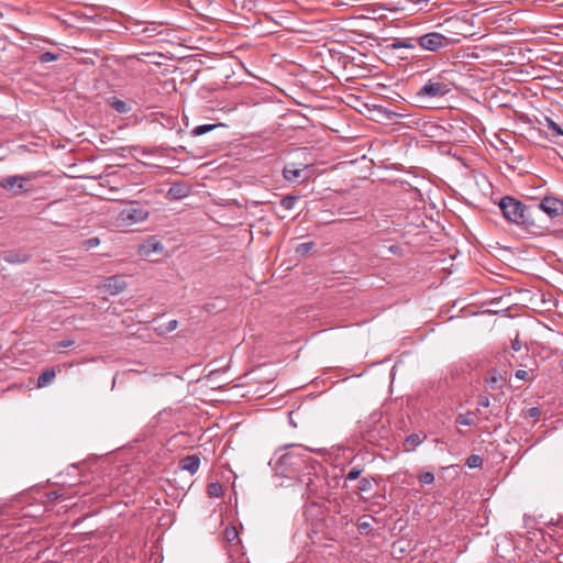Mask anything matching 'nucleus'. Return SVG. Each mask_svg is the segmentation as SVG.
Here are the masks:
<instances>
[{
    "label": "nucleus",
    "mask_w": 563,
    "mask_h": 563,
    "mask_svg": "<svg viewBox=\"0 0 563 563\" xmlns=\"http://www.w3.org/2000/svg\"><path fill=\"white\" fill-rule=\"evenodd\" d=\"M311 460L307 448L300 444H288L275 452L269 464L276 475L292 478L299 475L303 468L311 471Z\"/></svg>",
    "instance_id": "nucleus-1"
},
{
    "label": "nucleus",
    "mask_w": 563,
    "mask_h": 563,
    "mask_svg": "<svg viewBox=\"0 0 563 563\" xmlns=\"http://www.w3.org/2000/svg\"><path fill=\"white\" fill-rule=\"evenodd\" d=\"M177 327H178V321L177 320H170V321H168L165 324L164 331L165 332H172V331L176 330Z\"/></svg>",
    "instance_id": "nucleus-39"
},
{
    "label": "nucleus",
    "mask_w": 563,
    "mask_h": 563,
    "mask_svg": "<svg viewBox=\"0 0 563 563\" xmlns=\"http://www.w3.org/2000/svg\"><path fill=\"white\" fill-rule=\"evenodd\" d=\"M40 69L41 70H44V71H49L48 74H40L38 76H43V77H48V76H52V75H56L60 71V67L58 66V64H47L45 66H40Z\"/></svg>",
    "instance_id": "nucleus-26"
},
{
    "label": "nucleus",
    "mask_w": 563,
    "mask_h": 563,
    "mask_svg": "<svg viewBox=\"0 0 563 563\" xmlns=\"http://www.w3.org/2000/svg\"><path fill=\"white\" fill-rule=\"evenodd\" d=\"M449 91L450 89L448 88V85L429 80L419 89L418 96L427 98H439L445 96Z\"/></svg>",
    "instance_id": "nucleus-9"
},
{
    "label": "nucleus",
    "mask_w": 563,
    "mask_h": 563,
    "mask_svg": "<svg viewBox=\"0 0 563 563\" xmlns=\"http://www.w3.org/2000/svg\"><path fill=\"white\" fill-rule=\"evenodd\" d=\"M74 343L75 342L73 340L67 339V340H63V341L57 342L55 347L58 349V350L66 349V347L73 346Z\"/></svg>",
    "instance_id": "nucleus-38"
},
{
    "label": "nucleus",
    "mask_w": 563,
    "mask_h": 563,
    "mask_svg": "<svg viewBox=\"0 0 563 563\" xmlns=\"http://www.w3.org/2000/svg\"><path fill=\"white\" fill-rule=\"evenodd\" d=\"M532 208L533 214L542 211L553 219L563 214V200L553 196H545L540 201L534 200Z\"/></svg>",
    "instance_id": "nucleus-7"
},
{
    "label": "nucleus",
    "mask_w": 563,
    "mask_h": 563,
    "mask_svg": "<svg viewBox=\"0 0 563 563\" xmlns=\"http://www.w3.org/2000/svg\"><path fill=\"white\" fill-rule=\"evenodd\" d=\"M427 437L423 435L422 438L418 433H412L408 435L404 441V451L405 452H412L416 450V448L423 442V440Z\"/></svg>",
    "instance_id": "nucleus-18"
},
{
    "label": "nucleus",
    "mask_w": 563,
    "mask_h": 563,
    "mask_svg": "<svg viewBox=\"0 0 563 563\" xmlns=\"http://www.w3.org/2000/svg\"><path fill=\"white\" fill-rule=\"evenodd\" d=\"M560 563H563V554L559 555Z\"/></svg>",
    "instance_id": "nucleus-48"
},
{
    "label": "nucleus",
    "mask_w": 563,
    "mask_h": 563,
    "mask_svg": "<svg viewBox=\"0 0 563 563\" xmlns=\"http://www.w3.org/2000/svg\"><path fill=\"white\" fill-rule=\"evenodd\" d=\"M5 260L10 263H23L26 261V256H21L20 254L18 253H14V252H10L7 256H5Z\"/></svg>",
    "instance_id": "nucleus-32"
},
{
    "label": "nucleus",
    "mask_w": 563,
    "mask_h": 563,
    "mask_svg": "<svg viewBox=\"0 0 563 563\" xmlns=\"http://www.w3.org/2000/svg\"><path fill=\"white\" fill-rule=\"evenodd\" d=\"M361 473H362V468H360V467H357V466H354V467H352V468L347 472V474H346V479H347V481H355V479H357V478L360 477Z\"/></svg>",
    "instance_id": "nucleus-35"
},
{
    "label": "nucleus",
    "mask_w": 563,
    "mask_h": 563,
    "mask_svg": "<svg viewBox=\"0 0 563 563\" xmlns=\"http://www.w3.org/2000/svg\"><path fill=\"white\" fill-rule=\"evenodd\" d=\"M314 245H316L314 242L301 243L296 247V252H297V254H299L301 256L307 255L314 247Z\"/></svg>",
    "instance_id": "nucleus-29"
},
{
    "label": "nucleus",
    "mask_w": 563,
    "mask_h": 563,
    "mask_svg": "<svg viewBox=\"0 0 563 563\" xmlns=\"http://www.w3.org/2000/svg\"><path fill=\"white\" fill-rule=\"evenodd\" d=\"M475 417V412L467 411L466 413L457 416L456 423L462 426H474L476 423Z\"/></svg>",
    "instance_id": "nucleus-20"
},
{
    "label": "nucleus",
    "mask_w": 563,
    "mask_h": 563,
    "mask_svg": "<svg viewBox=\"0 0 563 563\" xmlns=\"http://www.w3.org/2000/svg\"><path fill=\"white\" fill-rule=\"evenodd\" d=\"M498 206L507 221L518 225L534 224L532 205L527 206L511 196H505L500 199Z\"/></svg>",
    "instance_id": "nucleus-2"
},
{
    "label": "nucleus",
    "mask_w": 563,
    "mask_h": 563,
    "mask_svg": "<svg viewBox=\"0 0 563 563\" xmlns=\"http://www.w3.org/2000/svg\"><path fill=\"white\" fill-rule=\"evenodd\" d=\"M515 376L521 380H529V373L525 369H517Z\"/></svg>",
    "instance_id": "nucleus-40"
},
{
    "label": "nucleus",
    "mask_w": 563,
    "mask_h": 563,
    "mask_svg": "<svg viewBox=\"0 0 563 563\" xmlns=\"http://www.w3.org/2000/svg\"><path fill=\"white\" fill-rule=\"evenodd\" d=\"M207 493L210 497H221L223 495L222 485L219 482L210 483L207 486Z\"/></svg>",
    "instance_id": "nucleus-21"
},
{
    "label": "nucleus",
    "mask_w": 563,
    "mask_h": 563,
    "mask_svg": "<svg viewBox=\"0 0 563 563\" xmlns=\"http://www.w3.org/2000/svg\"><path fill=\"white\" fill-rule=\"evenodd\" d=\"M358 492L367 493L373 489V478L372 477H362L357 485Z\"/></svg>",
    "instance_id": "nucleus-25"
},
{
    "label": "nucleus",
    "mask_w": 563,
    "mask_h": 563,
    "mask_svg": "<svg viewBox=\"0 0 563 563\" xmlns=\"http://www.w3.org/2000/svg\"><path fill=\"white\" fill-rule=\"evenodd\" d=\"M298 200V196L287 195L280 200V206L285 210H291Z\"/></svg>",
    "instance_id": "nucleus-24"
},
{
    "label": "nucleus",
    "mask_w": 563,
    "mask_h": 563,
    "mask_svg": "<svg viewBox=\"0 0 563 563\" xmlns=\"http://www.w3.org/2000/svg\"><path fill=\"white\" fill-rule=\"evenodd\" d=\"M366 440H367L368 442H373V437H372V434H371V433H368V434L366 435Z\"/></svg>",
    "instance_id": "nucleus-45"
},
{
    "label": "nucleus",
    "mask_w": 563,
    "mask_h": 563,
    "mask_svg": "<svg viewBox=\"0 0 563 563\" xmlns=\"http://www.w3.org/2000/svg\"><path fill=\"white\" fill-rule=\"evenodd\" d=\"M191 187L186 181H176L173 183L169 187L166 198L169 200H180L190 195Z\"/></svg>",
    "instance_id": "nucleus-12"
},
{
    "label": "nucleus",
    "mask_w": 563,
    "mask_h": 563,
    "mask_svg": "<svg viewBox=\"0 0 563 563\" xmlns=\"http://www.w3.org/2000/svg\"><path fill=\"white\" fill-rule=\"evenodd\" d=\"M224 539L228 542H233L235 540H239V532L236 528L232 525L228 526L223 531Z\"/></svg>",
    "instance_id": "nucleus-23"
},
{
    "label": "nucleus",
    "mask_w": 563,
    "mask_h": 563,
    "mask_svg": "<svg viewBox=\"0 0 563 563\" xmlns=\"http://www.w3.org/2000/svg\"><path fill=\"white\" fill-rule=\"evenodd\" d=\"M418 36L402 37L401 48L416 49L418 48Z\"/></svg>",
    "instance_id": "nucleus-28"
},
{
    "label": "nucleus",
    "mask_w": 563,
    "mask_h": 563,
    "mask_svg": "<svg viewBox=\"0 0 563 563\" xmlns=\"http://www.w3.org/2000/svg\"><path fill=\"white\" fill-rule=\"evenodd\" d=\"M560 563H563V554L559 555Z\"/></svg>",
    "instance_id": "nucleus-47"
},
{
    "label": "nucleus",
    "mask_w": 563,
    "mask_h": 563,
    "mask_svg": "<svg viewBox=\"0 0 563 563\" xmlns=\"http://www.w3.org/2000/svg\"><path fill=\"white\" fill-rule=\"evenodd\" d=\"M56 376V371L54 367H48L44 369L37 376V388L46 387L51 385Z\"/></svg>",
    "instance_id": "nucleus-17"
},
{
    "label": "nucleus",
    "mask_w": 563,
    "mask_h": 563,
    "mask_svg": "<svg viewBox=\"0 0 563 563\" xmlns=\"http://www.w3.org/2000/svg\"><path fill=\"white\" fill-rule=\"evenodd\" d=\"M484 380L492 389H500L506 382L504 376L496 371L488 372Z\"/></svg>",
    "instance_id": "nucleus-16"
},
{
    "label": "nucleus",
    "mask_w": 563,
    "mask_h": 563,
    "mask_svg": "<svg viewBox=\"0 0 563 563\" xmlns=\"http://www.w3.org/2000/svg\"><path fill=\"white\" fill-rule=\"evenodd\" d=\"M103 288L109 295L115 296L126 288V282L122 276H110L104 280Z\"/></svg>",
    "instance_id": "nucleus-14"
},
{
    "label": "nucleus",
    "mask_w": 563,
    "mask_h": 563,
    "mask_svg": "<svg viewBox=\"0 0 563 563\" xmlns=\"http://www.w3.org/2000/svg\"><path fill=\"white\" fill-rule=\"evenodd\" d=\"M311 471H309V468H303L296 477L306 486L308 494L316 495L319 488L318 482L320 481L318 471L321 470L322 466L313 459L311 460Z\"/></svg>",
    "instance_id": "nucleus-8"
},
{
    "label": "nucleus",
    "mask_w": 563,
    "mask_h": 563,
    "mask_svg": "<svg viewBox=\"0 0 563 563\" xmlns=\"http://www.w3.org/2000/svg\"><path fill=\"white\" fill-rule=\"evenodd\" d=\"M377 110H378L379 112L384 113V117H385L386 119H388V120H393L395 117H400V114H398V113H396V112H394V111H391V110H388V109H386V108H384V107H380V106H379V107H377Z\"/></svg>",
    "instance_id": "nucleus-36"
},
{
    "label": "nucleus",
    "mask_w": 563,
    "mask_h": 563,
    "mask_svg": "<svg viewBox=\"0 0 563 563\" xmlns=\"http://www.w3.org/2000/svg\"><path fill=\"white\" fill-rule=\"evenodd\" d=\"M541 416V410L538 407H531L525 411V418H532L538 420Z\"/></svg>",
    "instance_id": "nucleus-33"
},
{
    "label": "nucleus",
    "mask_w": 563,
    "mask_h": 563,
    "mask_svg": "<svg viewBox=\"0 0 563 563\" xmlns=\"http://www.w3.org/2000/svg\"><path fill=\"white\" fill-rule=\"evenodd\" d=\"M560 563H563V554L559 555Z\"/></svg>",
    "instance_id": "nucleus-46"
},
{
    "label": "nucleus",
    "mask_w": 563,
    "mask_h": 563,
    "mask_svg": "<svg viewBox=\"0 0 563 563\" xmlns=\"http://www.w3.org/2000/svg\"><path fill=\"white\" fill-rule=\"evenodd\" d=\"M543 126L548 128V136L550 141L559 143V139L563 137V123L555 121L552 117L545 115L543 122H540Z\"/></svg>",
    "instance_id": "nucleus-13"
},
{
    "label": "nucleus",
    "mask_w": 563,
    "mask_h": 563,
    "mask_svg": "<svg viewBox=\"0 0 563 563\" xmlns=\"http://www.w3.org/2000/svg\"><path fill=\"white\" fill-rule=\"evenodd\" d=\"M27 180L29 179L23 176H8L1 179L0 186L13 194H20L29 190V188L25 187Z\"/></svg>",
    "instance_id": "nucleus-11"
},
{
    "label": "nucleus",
    "mask_w": 563,
    "mask_h": 563,
    "mask_svg": "<svg viewBox=\"0 0 563 563\" xmlns=\"http://www.w3.org/2000/svg\"><path fill=\"white\" fill-rule=\"evenodd\" d=\"M151 250H152L153 252L162 251V246H161V244H159V243H153V244L151 245Z\"/></svg>",
    "instance_id": "nucleus-44"
},
{
    "label": "nucleus",
    "mask_w": 563,
    "mask_h": 563,
    "mask_svg": "<svg viewBox=\"0 0 563 563\" xmlns=\"http://www.w3.org/2000/svg\"><path fill=\"white\" fill-rule=\"evenodd\" d=\"M477 404L479 407L487 408L490 405L489 397L487 395H479Z\"/></svg>",
    "instance_id": "nucleus-37"
},
{
    "label": "nucleus",
    "mask_w": 563,
    "mask_h": 563,
    "mask_svg": "<svg viewBox=\"0 0 563 563\" xmlns=\"http://www.w3.org/2000/svg\"><path fill=\"white\" fill-rule=\"evenodd\" d=\"M284 178L289 183L303 184L309 179L305 168L297 167L296 164H287L283 169Z\"/></svg>",
    "instance_id": "nucleus-10"
},
{
    "label": "nucleus",
    "mask_w": 563,
    "mask_h": 563,
    "mask_svg": "<svg viewBox=\"0 0 563 563\" xmlns=\"http://www.w3.org/2000/svg\"><path fill=\"white\" fill-rule=\"evenodd\" d=\"M68 206L60 200H55L48 203L44 209L37 213L42 214V220L48 221L55 225H64L67 220Z\"/></svg>",
    "instance_id": "nucleus-6"
},
{
    "label": "nucleus",
    "mask_w": 563,
    "mask_h": 563,
    "mask_svg": "<svg viewBox=\"0 0 563 563\" xmlns=\"http://www.w3.org/2000/svg\"><path fill=\"white\" fill-rule=\"evenodd\" d=\"M37 42L47 43V40L42 36H37ZM65 55L64 49L56 46L53 43V47L48 51L45 49L40 43H37V75L40 74H48L49 71H44L40 69V66H45L47 64H57Z\"/></svg>",
    "instance_id": "nucleus-5"
},
{
    "label": "nucleus",
    "mask_w": 563,
    "mask_h": 563,
    "mask_svg": "<svg viewBox=\"0 0 563 563\" xmlns=\"http://www.w3.org/2000/svg\"><path fill=\"white\" fill-rule=\"evenodd\" d=\"M200 466V457L196 454L187 455L179 462L180 470L188 471L191 475L196 474Z\"/></svg>",
    "instance_id": "nucleus-15"
},
{
    "label": "nucleus",
    "mask_w": 563,
    "mask_h": 563,
    "mask_svg": "<svg viewBox=\"0 0 563 563\" xmlns=\"http://www.w3.org/2000/svg\"><path fill=\"white\" fill-rule=\"evenodd\" d=\"M365 517L361 518L357 522V529L361 533H369L372 532V525L368 520H364Z\"/></svg>",
    "instance_id": "nucleus-31"
},
{
    "label": "nucleus",
    "mask_w": 563,
    "mask_h": 563,
    "mask_svg": "<svg viewBox=\"0 0 563 563\" xmlns=\"http://www.w3.org/2000/svg\"><path fill=\"white\" fill-rule=\"evenodd\" d=\"M100 244V239L97 236L87 239L82 242V246L85 250H90L92 247H96Z\"/></svg>",
    "instance_id": "nucleus-34"
},
{
    "label": "nucleus",
    "mask_w": 563,
    "mask_h": 563,
    "mask_svg": "<svg viewBox=\"0 0 563 563\" xmlns=\"http://www.w3.org/2000/svg\"><path fill=\"white\" fill-rule=\"evenodd\" d=\"M111 107L119 113H128L130 111V106L125 101L117 98H113Z\"/></svg>",
    "instance_id": "nucleus-22"
},
{
    "label": "nucleus",
    "mask_w": 563,
    "mask_h": 563,
    "mask_svg": "<svg viewBox=\"0 0 563 563\" xmlns=\"http://www.w3.org/2000/svg\"><path fill=\"white\" fill-rule=\"evenodd\" d=\"M418 479L421 484L429 485L434 482V475L432 472H422L418 475Z\"/></svg>",
    "instance_id": "nucleus-30"
},
{
    "label": "nucleus",
    "mask_w": 563,
    "mask_h": 563,
    "mask_svg": "<svg viewBox=\"0 0 563 563\" xmlns=\"http://www.w3.org/2000/svg\"><path fill=\"white\" fill-rule=\"evenodd\" d=\"M418 48L430 53L446 51L454 43L451 37L439 32H429L418 35Z\"/></svg>",
    "instance_id": "nucleus-4"
},
{
    "label": "nucleus",
    "mask_w": 563,
    "mask_h": 563,
    "mask_svg": "<svg viewBox=\"0 0 563 563\" xmlns=\"http://www.w3.org/2000/svg\"><path fill=\"white\" fill-rule=\"evenodd\" d=\"M150 216L148 209L137 201L129 202L119 212L117 222L121 227H130L145 221Z\"/></svg>",
    "instance_id": "nucleus-3"
},
{
    "label": "nucleus",
    "mask_w": 563,
    "mask_h": 563,
    "mask_svg": "<svg viewBox=\"0 0 563 563\" xmlns=\"http://www.w3.org/2000/svg\"><path fill=\"white\" fill-rule=\"evenodd\" d=\"M151 25H152V27L146 26L141 32L146 33L147 36H153L154 32H156L157 25L155 23H152Z\"/></svg>",
    "instance_id": "nucleus-43"
},
{
    "label": "nucleus",
    "mask_w": 563,
    "mask_h": 563,
    "mask_svg": "<svg viewBox=\"0 0 563 563\" xmlns=\"http://www.w3.org/2000/svg\"><path fill=\"white\" fill-rule=\"evenodd\" d=\"M402 37H395L393 38L391 43L389 44V47L391 49H399L401 48Z\"/></svg>",
    "instance_id": "nucleus-42"
},
{
    "label": "nucleus",
    "mask_w": 563,
    "mask_h": 563,
    "mask_svg": "<svg viewBox=\"0 0 563 563\" xmlns=\"http://www.w3.org/2000/svg\"><path fill=\"white\" fill-rule=\"evenodd\" d=\"M523 344L519 340L518 335L511 342V349L515 352H519L522 349Z\"/></svg>",
    "instance_id": "nucleus-41"
},
{
    "label": "nucleus",
    "mask_w": 563,
    "mask_h": 563,
    "mask_svg": "<svg viewBox=\"0 0 563 563\" xmlns=\"http://www.w3.org/2000/svg\"><path fill=\"white\" fill-rule=\"evenodd\" d=\"M465 464L470 467V468H477V467H481L482 464H483V459L477 455V454H472L470 455L467 459H466V462Z\"/></svg>",
    "instance_id": "nucleus-27"
},
{
    "label": "nucleus",
    "mask_w": 563,
    "mask_h": 563,
    "mask_svg": "<svg viewBox=\"0 0 563 563\" xmlns=\"http://www.w3.org/2000/svg\"><path fill=\"white\" fill-rule=\"evenodd\" d=\"M220 126H224V124H201V125H197L196 128H194L191 130V134L194 136H200V135H203V134H206L208 132H211L214 129L220 128Z\"/></svg>",
    "instance_id": "nucleus-19"
}]
</instances>
